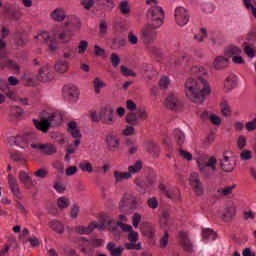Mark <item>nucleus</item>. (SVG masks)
I'll return each instance as SVG.
<instances>
[{
    "label": "nucleus",
    "mask_w": 256,
    "mask_h": 256,
    "mask_svg": "<svg viewBox=\"0 0 256 256\" xmlns=\"http://www.w3.org/2000/svg\"><path fill=\"white\" fill-rule=\"evenodd\" d=\"M190 75L184 84L186 97L193 103H203L205 98L211 94V85L209 84V72L204 67L192 66Z\"/></svg>",
    "instance_id": "f257e3e1"
},
{
    "label": "nucleus",
    "mask_w": 256,
    "mask_h": 256,
    "mask_svg": "<svg viewBox=\"0 0 256 256\" xmlns=\"http://www.w3.org/2000/svg\"><path fill=\"white\" fill-rule=\"evenodd\" d=\"M147 5H151L148 9L146 17L150 23L146 25L142 31V39L148 47V51L156 55L158 49L153 46L155 43V37H157L156 29H159L163 25V19H165V13L163 8L157 5V0H147Z\"/></svg>",
    "instance_id": "f03ea898"
},
{
    "label": "nucleus",
    "mask_w": 256,
    "mask_h": 256,
    "mask_svg": "<svg viewBox=\"0 0 256 256\" xmlns=\"http://www.w3.org/2000/svg\"><path fill=\"white\" fill-rule=\"evenodd\" d=\"M33 123L38 129V131H42V133H47L51 128V125L57 127L61 123H63V114L59 111H55L51 113L47 118H42L41 121L33 120Z\"/></svg>",
    "instance_id": "7ed1b4c3"
},
{
    "label": "nucleus",
    "mask_w": 256,
    "mask_h": 256,
    "mask_svg": "<svg viewBox=\"0 0 256 256\" xmlns=\"http://www.w3.org/2000/svg\"><path fill=\"white\" fill-rule=\"evenodd\" d=\"M199 171L203 177H212L217 172V158L211 156H200L197 160Z\"/></svg>",
    "instance_id": "20e7f679"
},
{
    "label": "nucleus",
    "mask_w": 256,
    "mask_h": 256,
    "mask_svg": "<svg viewBox=\"0 0 256 256\" xmlns=\"http://www.w3.org/2000/svg\"><path fill=\"white\" fill-rule=\"evenodd\" d=\"M101 221L104 223V229H109L112 233H117V229H122L124 233H131L133 231V226L125 224L121 221H116L115 219L111 218L109 214L102 213L101 214Z\"/></svg>",
    "instance_id": "39448f33"
},
{
    "label": "nucleus",
    "mask_w": 256,
    "mask_h": 256,
    "mask_svg": "<svg viewBox=\"0 0 256 256\" xmlns=\"http://www.w3.org/2000/svg\"><path fill=\"white\" fill-rule=\"evenodd\" d=\"M7 48V42L0 38V67L2 69H5V67H8L11 71H14V73L19 74L21 72V67L17 62L6 58L7 52L5 49Z\"/></svg>",
    "instance_id": "423d86ee"
},
{
    "label": "nucleus",
    "mask_w": 256,
    "mask_h": 256,
    "mask_svg": "<svg viewBox=\"0 0 256 256\" xmlns=\"http://www.w3.org/2000/svg\"><path fill=\"white\" fill-rule=\"evenodd\" d=\"M68 133H70L75 140L73 144L67 146L66 151L68 154L73 155V153L77 151V147L81 145V131L77 127V122L68 123Z\"/></svg>",
    "instance_id": "0eeeda50"
},
{
    "label": "nucleus",
    "mask_w": 256,
    "mask_h": 256,
    "mask_svg": "<svg viewBox=\"0 0 256 256\" xmlns=\"http://www.w3.org/2000/svg\"><path fill=\"white\" fill-rule=\"evenodd\" d=\"M94 229H97L98 231H105V225L103 221L101 220V214L99 216V224L97 222H92L89 224V226H76L75 227V233H79V235H89Z\"/></svg>",
    "instance_id": "6e6552de"
},
{
    "label": "nucleus",
    "mask_w": 256,
    "mask_h": 256,
    "mask_svg": "<svg viewBox=\"0 0 256 256\" xmlns=\"http://www.w3.org/2000/svg\"><path fill=\"white\" fill-rule=\"evenodd\" d=\"M128 240L129 242L124 244L125 249L128 251H141L143 249V245L141 243H137L139 241V233L136 231H131L128 233Z\"/></svg>",
    "instance_id": "1a4fd4ad"
},
{
    "label": "nucleus",
    "mask_w": 256,
    "mask_h": 256,
    "mask_svg": "<svg viewBox=\"0 0 256 256\" xmlns=\"http://www.w3.org/2000/svg\"><path fill=\"white\" fill-rule=\"evenodd\" d=\"M36 39L40 41L41 43H46L49 51L55 52L57 51V41L53 39L50 35L49 32L43 31L40 32L37 36Z\"/></svg>",
    "instance_id": "9d476101"
},
{
    "label": "nucleus",
    "mask_w": 256,
    "mask_h": 256,
    "mask_svg": "<svg viewBox=\"0 0 256 256\" xmlns=\"http://www.w3.org/2000/svg\"><path fill=\"white\" fill-rule=\"evenodd\" d=\"M174 17L179 27H185V25L189 23V12L183 7H178L175 9Z\"/></svg>",
    "instance_id": "9b49d317"
},
{
    "label": "nucleus",
    "mask_w": 256,
    "mask_h": 256,
    "mask_svg": "<svg viewBox=\"0 0 256 256\" xmlns=\"http://www.w3.org/2000/svg\"><path fill=\"white\" fill-rule=\"evenodd\" d=\"M189 61V56L185 54H176L170 57L168 61V67L172 69V71H175L178 67H181L182 65H185Z\"/></svg>",
    "instance_id": "f8f14e48"
},
{
    "label": "nucleus",
    "mask_w": 256,
    "mask_h": 256,
    "mask_svg": "<svg viewBox=\"0 0 256 256\" xmlns=\"http://www.w3.org/2000/svg\"><path fill=\"white\" fill-rule=\"evenodd\" d=\"M165 105L171 111H179L183 107V101H181L177 94L171 93L166 98Z\"/></svg>",
    "instance_id": "ddd939ff"
},
{
    "label": "nucleus",
    "mask_w": 256,
    "mask_h": 256,
    "mask_svg": "<svg viewBox=\"0 0 256 256\" xmlns=\"http://www.w3.org/2000/svg\"><path fill=\"white\" fill-rule=\"evenodd\" d=\"M120 208L123 209V211L137 209V197L132 194H125L120 201Z\"/></svg>",
    "instance_id": "4468645a"
},
{
    "label": "nucleus",
    "mask_w": 256,
    "mask_h": 256,
    "mask_svg": "<svg viewBox=\"0 0 256 256\" xmlns=\"http://www.w3.org/2000/svg\"><path fill=\"white\" fill-rule=\"evenodd\" d=\"M100 121L104 125H113L115 121V111L113 110V108H102L100 110Z\"/></svg>",
    "instance_id": "2eb2a0df"
},
{
    "label": "nucleus",
    "mask_w": 256,
    "mask_h": 256,
    "mask_svg": "<svg viewBox=\"0 0 256 256\" xmlns=\"http://www.w3.org/2000/svg\"><path fill=\"white\" fill-rule=\"evenodd\" d=\"M36 77L38 81H41V83H49V81H53L55 76L51 71V66L46 64L40 68L38 75Z\"/></svg>",
    "instance_id": "dca6fc26"
},
{
    "label": "nucleus",
    "mask_w": 256,
    "mask_h": 256,
    "mask_svg": "<svg viewBox=\"0 0 256 256\" xmlns=\"http://www.w3.org/2000/svg\"><path fill=\"white\" fill-rule=\"evenodd\" d=\"M256 36L255 34H252L247 41L244 43V53L249 57L250 59H253L256 57Z\"/></svg>",
    "instance_id": "f3484780"
},
{
    "label": "nucleus",
    "mask_w": 256,
    "mask_h": 256,
    "mask_svg": "<svg viewBox=\"0 0 256 256\" xmlns=\"http://www.w3.org/2000/svg\"><path fill=\"white\" fill-rule=\"evenodd\" d=\"M31 148L43 153V155H54V153H57V148L53 144L32 143Z\"/></svg>",
    "instance_id": "a211bd4d"
},
{
    "label": "nucleus",
    "mask_w": 256,
    "mask_h": 256,
    "mask_svg": "<svg viewBox=\"0 0 256 256\" xmlns=\"http://www.w3.org/2000/svg\"><path fill=\"white\" fill-rule=\"evenodd\" d=\"M55 35L61 43H69V41L73 39V30H71V28H67V26H62L55 32Z\"/></svg>",
    "instance_id": "6ab92c4d"
},
{
    "label": "nucleus",
    "mask_w": 256,
    "mask_h": 256,
    "mask_svg": "<svg viewBox=\"0 0 256 256\" xmlns=\"http://www.w3.org/2000/svg\"><path fill=\"white\" fill-rule=\"evenodd\" d=\"M159 189L168 199H172V201H181V192H179V189L174 188L169 190L165 184H160Z\"/></svg>",
    "instance_id": "aec40b11"
},
{
    "label": "nucleus",
    "mask_w": 256,
    "mask_h": 256,
    "mask_svg": "<svg viewBox=\"0 0 256 256\" xmlns=\"http://www.w3.org/2000/svg\"><path fill=\"white\" fill-rule=\"evenodd\" d=\"M5 13L11 21H20L23 17V11L16 5H10L5 9Z\"/></svg>",
    "instance_id": "412c9836"
},
{
    "label": "nucleus",
    "mask_w": 256,
    "mask_h": 256,
    "mask_svg": "<svg viewBox=\"0 0 256 256\" xmlns=\"http://www.w3.org/2000/svg\"><path fill=\"white\" fill-rule=\"evenodd\" d=\"M62 93L65 99H69L70 101H75L77 97H79V88L75 85H65Z\"/></svg>",
    "instance_id": "4be33fe9"
},
{
    "label": "nucleus",
    "mask_w": 256,
    "mask_h": 256,
    "mask_svg": "<svg viewBox=\"0 0 256 256\" xmlns=\"http://www.w3.org/2000/svg\"><path fill=\"white\" fill-rule=\"evenodd\" d=\"M190 183L196 195H203V186L201 185V179H199V174L197 172L191 173Z\"/></svg>",
    "instance_id": "5701e85b"
},
{
    "label": "nucleus",
    "mask_w": 256,
    "mask_h": 256,
    "mask_svg": "<svg viewBox=\"0 0 256 256\" xmlns=\"http://www.w3.org/2000/svg\"><path fill=\"white\" fill-rule=\"evenodd\" d=\"M64 27H67L68 29L72 31H77L81 29V20L77 18V16H66V21L64 23Z\"/></svg>",
    "instance_id": "b1692460"
},
{
    "label": "nucleus",
    "mask_w": 256,
    "mask_h": 256,
    "mask_svg": "<svg viewBox=\"0 0 256 256\" xmlns=\"http://www.w3.org/2000/svg\"><path fill=\"white\" fill-rule=\"evenodd\" d=\"M8 185L10 186L13 195L17 197V199H23V195L19 189V183L17 182V179L11 174L8 175Z\"/></svg>",
    "instance_id": "393cba45"
},
{
    "label": "nucleus",
    "mask_w": 256,
    "mask_h": 256,
    "mask_svg": "<svg viewBox=\"0 0 256 256\" xmlns=\"http://www.w3.org/2000/svg\"><path fill=\"white\" fill-rule=\"evenodd\" d=\"M8 185L10 186L13 195L17 197V199H23V195L19 189V183L17 182V179L11 174L8 175Z\"/></svg>",
    "instance_id": "a878e982"
},
{
    "label": "nucleus",
    "mask_w": 256,
    "mask_h": 256,
    "mask_svg": "<svg viewBox=\"0 0 256 256\" xmlns=\"http://www.w3.org/2000/svg\"><path fill=\"white\" fill-rule=\"evenodd\" d=\"M18 179L20 183H23L26 189H33L35 184H33V178H31V175L29 173L21 170L18 174Z\"/></svg>",
    "instance_id": "bb28decb"
},
{
    "label": "nucleus",
    "mask_w": 256,
    "mask_h": 256,
    "mask_svg": "<svg viewBox=\"0 0 256 256\" xmlns=\"http://www.w3.org/2000/svg\"><path fill=\"white\" fill-rule=\"evenodd\" d=\"M67 18V13L63 8H56L50 13V19L56 23H63Z\"/></svg>",
    "instance_id": "cd10ccee"
},
{
    "label": "nucleus",
    "mask_w": 256,
    "mask_h": 256,
    "mask_svg": "<svg viewBox=\"0 0 256 256\" xmlns=\"http://www.w3.org/2000/svg\"><path fill=\"white\" fill-rule=\"evenodd\" d=\"M220 166L226 173H231L235 169V162L227 155H223V159L220 160Z\"/></svg>",
    "instance_id": "c85d7f7f"
},
{
    "label": "nucleus",
    "mask_w": 256,
    "mask_h": 256,
    "mask_svg": "<svg viewBox=\"0 0 256 256\" xmlns=\"http://www.w3.org/2000/svg\"><path fill=\"white\" fill-rule=\"evenodd\" d=\"M107 251H109L111 256H121L123 255V252L125 251L124 246H117L115 242H109L106 246Z\"/></svg>",
    "instance_id": "c756f323"
},
{
    "label": "nucleus",
    "mask_w": 256,
    "mask_h": 256,
    "mask_svg": "<svg viewBox=\"0 0 256 256\" xmlns=\"http://www.w3.org/2000/svg\"><path fill=\"white\" fill-rule=\"evenodd\" d=\"M229 67V58L225 56H217L214 60V68L216 71H223Z\"/></svg>",
    "instance_id": "7c9ffc66"
},
{
    "label": "nucleus",
    "mask_w": 256,
    "mask_h": 256,
    "mask_svg": "<svg viewBox=\"0 0 256 256\" xmlns=\"http://www.w3.org/2000/svg\"><path fill=\"white\" fill-rule=\"evenodd\" d=\"M179 239H180L181 245L185 249V251H188V252L193 251V243L189 239V236L187 235V233L180 232Z\"/></svg>",
    "instance_id": "2f4dec72"
},
{
    "label": "nucleus",
    "mask_w": 256,
    "mask_h": 256,
    "mask_svg": "<svg viewBox=\"0 0 256 256\" xmlns=\"http://www.w3.org/2000/svg\"><path fill=\"white\" fill-rule=\"evenodd\" d=\"M106 145L110 149V151H115V149H119V137L115 134H109L106 136Z\"/></svg>",
    "instance_id": "473e14b6"
},
{
    "label": "nucleus",
    "mask_w": 256,
    "mask_h": 256,
    "mask_svg": "<svg viewBox=\"0 0 256 256\" xmlns=\"http://www.w3.org/2000/svg\"><path fill=\"white\" fill-rule=\"evenodd\" d=\"M29 141H31V134L18 135L14 138L15 145L22 149H24L26 145H29Z\"/></svg>",
    "instance_id": "72a5a7b5"
},
{
    "label": "nucleus",
    "mask_w": 256,
    "mask_h": 256,
    "mask_svg": "<svg viewBox=\"0 0 256 256\" xmlns=\"http://www.w3.org/2000/svg\"><path fill=\"white\" fill-rule=\"evenodd\" d=\"M160 225L163 229H173L175 221L165 212L160 220Z\"/></svg>",
    "instance_id": "f704fd0d"
},
{
    "label": "nucleus",
    "mask_w": 256,
    "mask_h": 256,
    "mask_svg": "<svg viewBox=\"0 0 256 256\" xmlns=\"http://www.w3.org/2000/svg\"><path fill=\"white\" fill-rule=\"evenodd\" d=\"M81 239L84 241L83 245L81 246L82 253L87 256L95 255V249L93 248V245H91V242L84 237Z\"/></svg>",
    "instance_id": "c9c22d12"
},
{
    "label": "nucleus",
    "mask_w": 256,
    "mask_h": 256,
    "mask_svg": "<svg viewBox=\"0 0 256 256\" xmlns=\"http://www.w3.org/2000/svg\"><path fill=\"white\" fill-rule=\"evenodd\" d=\"M202 239L204 243L208 241H215L217 239V233L211 228H206L202 230Z\"/></svg>",
    "instance_id": "e433bc0d"
},
{
    "label": "nucleus",
    "mask_w": 256,
    "mask_h": 256,
    "mask_svg": "<svg viewBox=\"0 0 256 256\" xmlns=\"http://www.w3.org/2000/svg\"><path fill=\"white\" fill-rule=\"evenodd\" d=\"M55 71L57 73H67V71H69V62L60 58L55 64Z\"/></svg>",
    "instance_id": "4c0bfd02"
},
{
    "label": "nucleus",
    "mask_w": 256,
    "mask_h": 256,
    "mask_svg": "<svg viewBox=\"0 0 256 256\" xmlns=\"http://www.w3.org/2000/svg\"><path fill=\"white\" fill-rule=\"evenodd\" d=\"M237 87V76L230 75L226 78L224 82V88L226 91H233Z\"/></svg>",
    "instance_id": "58836bf2"
},
{
    "label": "nucleus",
    "mask_w": 256,
    "mask_h": 256,
    "mask_svg": "<svg viewBox=\"0 0 256 256\" xmlns=\"http://www.w3.org/2000/svg\"><path fill=\"white\" fill-rule=\"evenodd\" d=\"M141 231L145 237H148V239H153L155 237V227L149 223L143 224Z\"/></svg>",
    "instance_id": "ea45409f"
},
{
    "label": "nucleus",
    "mask_w": 256,
    "mask_h": 256,
    "mask_svg": "<svg viewBox=\"0 0 256 256\" xmlns=\"http://www.w3.org/2000/svg\"><path fill=\"white\" fill-rule=\"evenodd\" d=\"M172 137H174L178 147H183V143H185V133L183 131L175 129L172 133Z\"/></svg>",
    "instance_id": "a19ab883"
},
{
    "label": "nucleus",
    "mask_w": 256,
    "mask_h": 256,
    "mask_svg": "<svg viewBox=\"0 0 256 256\" xmlns=\"http://www.w3.org/2000/svg\"><path fill=\"white\" fill-rule=\"evenodd\" d=\"M143 75L146 79H153V77H156L157 72L155 71V68H153V65L145 64L143 66Z\"/></svg>",
    "instance_id": "79ce46f5"
},
{
    "label": "nucleus",
    "mask_w": 256,
    "mask_h": 256,
    "mask_svg": "<svg viewBox=\"0 0 256 256\" xmlns=\"http://www.w3.org/2000/svg\"><path fill=\"white\" fill-rule=\"evenodd\" d=\"M236 55H241V49H239V47L232 45V46H229L226 48L225 57L227 59H229L231 57L233 59L234 57H236Z\"/></svg>",
    "instance_id": "37998d69"
},
{
    "label": "nucleus",
    "mask_w": 256,
    "mask_h": 256,
    "mask_svg": "<svg viewBox=\"0 0 256 256\" xmlns=\"http://www.w3.org/2000/svg\"><path fill=\"white\" fill-rule=\"evenodd\" d=\"M235 217V207L234 206H227L224 210L222 215L223 221H231Z\"/></svg>",
    "instance_id": "c03bdc74"
},
{
    "label": "nucleus",
    "mask_w": 256,
    "mask_h": 256,
    "mask_svg": "<svg viewBox=\"0 0 256 256\" xmlns=\"http://www.w3.org/2000/svg\"><path fill=\"white\" fill-rule=\"evenodd\" d=\"M126 123L128 125L136 126L139 125V118L137 116V113L135 112H130L126 115Z\"/></svg>",
    "instance_id": "a18cd8bd"
},
{
    "label": "nucleus",
    "mask_w": 256,
    "mask_h": 256,
    "mask_svg": "<svg viewBox=\"0 0 256 256\" xmlns=\"http://www.w3.org/2000/svg\"><path fill=\"white\" fill-rule=\"evenodd\" d=\"M50 227L56 233H60L61 234V233H63L65 231V226L63 225V223H61L60 221H57V220H52L50 222Z\"/></svg>",
    "instance_id": "49530a36"
},
{
    "label": "nucleus",
    "mask_w": 256,
    "mask_h": 256,
    "mask_svg": "<svg viewBox=\"0 0 256 256\" xmlns=\"http://www.w3.org/2000/svg\"><path fill=\"white\" fill-rule=\"evenodd\" d=\"M2 93L8 97V99H12V101H16L17 94L15 93V90L11 89L8 85L4 86V88L1 89Z\"/></svg>",
    "instance_id": "de8ad7c7"
},
{
    "label": "nucleus",
    "mask_w": 256,
    "mask_h": 256,
    "mask_svg": "<svg viewBox=\"0 0 256 256\" xmlns=\"http://www.w3.org/2000/svg\"><path fill=\"white\" fill-rule=\"evenodd\" d=\"M114 177L117 183H121V181H125V179H131V173L115 171Z\"/></svg>",
    "instance_id": "09e8293b"
},
{
    "label": "nucleus",
    "mask_w": 256,
    "mask_h": 256,
    "mask_svg": "<svg viewBox=\"0 0 256 256\" xmlns=\"http://www.w3.org/2000/svg\"><path fill=\"white\" fill-rule=\"evenodd\" d=\"M141 169H143V162L137 161L134 165L128 167V173L132 176L135 173H139Z\"/></svg>",
    "instance_id": "8fccbe9b"
},
{
    "label": "nucleus",
    "mask_w": 256,
    "mask_h": 256,
    "mask_svg": "<svg viewBox=\"0 0 256 256\" xmlns=\"http://www.w3.org/2000/svg\"><path fill=\"white\" fill-rule=\"evenodd\" d=\"M207 39V29L201 28L200 33L194 35V41L197 43H203Z\"/></svg>",
    "instance_id": "3c124183"
},
{
    "label": "nucleus",
    "mask_w": 256,
    "mask_h": 256,
    "mask_svg": "<svg viewBox=\"0 0 256 256\" xmlns=\"http://www.w3.org/2000/svg\"><path fill=\"white\" fill-rule=\"evenodd\" d=\"M119 9L122 13V15H129L131 13V6L129 5V2L122 1L120 2Z\"/></svg>",
    "instance_id": "603ef678"
},
{
    "label": "nucleus",
    "mask_w": 256,
    "mask_h": 256,
    "mask_svg": "<svg viewBox=\"0 0 256 256\" xmlns=\"http://www.w3.org/2000/svg\"><path fill=\"white\" fill-rule=\"evenodd\" d=\"M120 72L124 77H137V74L125 65L120 66Z\"/></svg>",
    "instance_id": "864d4df0"
},
{
    "label": "nucleus",
    "mask_w": 256,
    "mask_h": 256,
    "mask_svg": "<svg viewBox=\"0 0 256 256\" xmlns=\"http://www.w3.org/2000/svg\"><path fill=\"white\" fill-rule=\"evenodd\" d=\"M103 87H105V82H103V80H101V78L96 77L94 79V90H95V93H97V94L101 93V89H103Z\"/></svg>",
    "instance_id": "5fc2aeb1"
},
{
    "label": "nucleus",
    "mask_w": 256,
    "mask_h": 256,
    "mask_svg": "<svg viewBox=\"0 0 256 256\" xmlns=\"http://www.w3.org/2000/svg\"><path fill=\"white\" fill-rule=\"evenodd\" d=\"M148 152L152 153V155H154V157H158L159 156V145L155 142H150L148 144Z\"/></svg>",
    "instance_id": "6e6d98bb"
},
{
    "label": "nucleus",
    "mask_w": 256,
    "mask_h": 256,
    "mask_svg": "<svg viewBox=\"0 0 256 256\" xmlns=\"http://www.w3.org/2000/svg\"><path fill=\"white\" fill-rule=\"evenodd\" d=\"M57 203H58V207L60 209H67V207H69V205H71V201L65 196L58 198Z\"/></svg>",
    "instance_id": "4d7b16f0"
},
{
    "label": "nucleus",
    "mask_w": 256,
    "mask_h": 256,
    "mask_svg": "<svg viewBox=\"0 0 256 256\" xmlns=\"http://www.w3.org/2000/svg\"><path fill=\"white\" fill-rule=\"evenodd\" d=\"M136 115L138 116V121H146V119H149V112H147L145 108L138 109Z\"/></svg>",
    "instance_id": "13d9d810"
},
{
    "label": "nucleus",
    "mask_w": 256,
    "mask_h": 256,
    "mask_svg": "<svg viewBox=\"0 0 256 256\" xmlns=\"http://www.w3.org/2000/svg\"><path fill=\"white\" fill-rule=\"evenodd\" d=\"M81 171L84 173H93V165L90 162L84 161L79 164Z\"/></svg>",
    "instance_id": "bf43d9fd"
},
{
    "label": "nucleus",
    "mask_w": 256,
    "mask_h": 256,
    "mask_svg": "<svg viewBox=\"0 0 256 256\" xmlns=\"http://www.w3.org/2000/svg\"><path fill=\"white\" fill-rule=\"evenodd\" d=\"M110 61L112 67H114V69H117V67H119V64L121 63V58L119 57V55H117V53H112L110 56Z\"/></svg>",
    "instance_id": "052dcab7"
},
{
    "label": "nucleus",
    "mask_w": 256,
    "mask_h": 256,
    "mask_svg": "<svg viewBox=\"0 0 256 256\" xmlns=\"http://www.w3.org/2000/svg\"><path fill=\"white\" fill-rule=\"evenodd\" d=\"M169 245V232L165 231L164 235L160 238V249H165Z\"/></svg>",
    "instance_id": "680f3d73"
},
{
    "label": "nucleus",
    "mask_w": 256,
    "mask_h": 256,
    "mask_svg": "<svg viewBox=\"0 0 256 256\" xmlns=\"http://www.w3.org/2000/svg\"><path fill=\"white\" fill-rule=\"evenodd\" d=\"M237 147L240 150L245 149L247 147V137L240 135L237 139Z\"/></svg>",
    "instance_id": "e2e57ef3"
},
{
    "label": "nucleus",
    "mask_w": 256,
    "mask_h": 256,
    "mask_svg": "<svg viewBox=\"0 0 256 256\" xmlns=\"http://www.w3.org/2000/svg\"><path fill=\"white\" fill-rule=\"evenodd\" d=\"M222 114L225 115V117L231 115V107H229V104H227V101H223L220 104Z\"/></svg>",
    "instance_id": "0e129e2a"
},
{
    "label": "nucleus",
    "mask_w": 256,
    "mask_h": 256,
    "mask_svg": "<svg viewBox=\"0 0 256 256\" xmlns=\"http://www.w3.org/2000/svg\"><path fill=\"white\" fill-rule=\"evenodd\" d=\"M147 205L150 209H157L159 207V200L157 197H151L148 199Z\"/></svg>",
    "instance_id": "69168bd1"
},
{
    "label": "nucleus",
    "mask_w": 256,
    "mask_h": 256,
    "mask_svg": "<svg viewBox=\"0 0 256 256\" xmlns=\"http://www.w3.org/2000/svg\"><path fill=\"white\" fill-rule=\"evenodd\" d=\"M87 47H89V42H87L86 40H81L78 45V53L80 55H83V53L87 51Z\"/></svg>",
    "instance_id": "338daca9"
},
{
    "label": "nucleus",
    "mask_w": 256,
    "mask_h": 256,
    "mask_svg": "<svg viewBox=\"0 0 256 256\" xmlns=\"http://www.w3.org/2000/svg\"><path fill=\"white\" fill-rule=\"evenodd\" d=\"M202 11L204 13H213L215 11V5L213 3H204L202 5Z\"/></svg>",
    "instance_id": "774afa93"
}]
</instances>
